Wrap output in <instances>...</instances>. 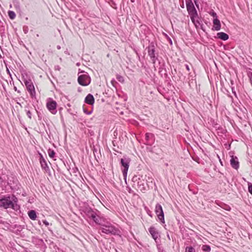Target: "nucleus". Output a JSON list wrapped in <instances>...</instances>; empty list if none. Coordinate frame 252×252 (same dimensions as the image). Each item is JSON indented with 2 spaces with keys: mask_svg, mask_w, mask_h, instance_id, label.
Wrapping results in <instances>:
<instances>
[{
  "mask_svg": "<svg viewBox=\"0 0 252 252\" xmlns=\"http://www.w3.org/2000/svg\"><path fill=\"white\" fill-rule=\"evenodd\" d=\"M17 199L13 195H5L0 198V207L5 209L8 208L16 210L18 208Z\"/></svg>",
  "mask_w": 252,
  "mask_h": 252,
  "instance_id": "f257e3e1",
  "label": "nucleus"
},
{
  "mask_svg": "<svg viewBox=\"0 0 252 252\" xmlns=\"http://www.w3.org/2000/svg\"><path fill=\"white\" fill-rule=\"evenodd\" d=\"M186 6L187 11L189 13V14L190 16V19L192 22L196 25V22L197 23L199 24V22L198 21L195 22V18L198 17V14L197 11L193 5V2L191 0H188L186 1Z\"/></svg>",
  "mask_w": 252,
  "mask_h": 252,
  "instance_id": "f03ea898",
  "label": "nucleus"
},
{
  "mask_svg": "<svg viewBox=\"0 0 252 252\" xmlns=\"http://www.w3.org/2000/svg\"><path fill=\"white\" fill-rule=\"evenodd\" d=\"M47 109L53 115H55L57 112V103L56 101L49 98L46 104Z\"/></svg>",
  "mask_w": 252,
  "mask_h": 252,
  "instance_id": "7ed1b4c3",
  "label": "nucleus"
},
{
  "mask_svg": "<svg viewBox=\"0 0 252 252\" xmlns=\"http://www.w3.org/2000/svg\"><path fill=\"white\" fill-rule=\"evenodd\" d=\"M145 140L146 142L145 144L147 145H149L150 146H147L146 149L147 151L152 152V147H151V145L154 143L155 141L154 135L153 133H147L145 134Z\"/></svg>",
  "mask_w": 252,
  "mask_h": 252,
  "instance_id": "20e7f679",
  "label": "nucleus"
},
{
  "mask_svg": "<svg viewBox=\"0 0 252 252\" xmlns=\"http://www.w3.org/2000/svg\"><path fill=\"white\" fill-rule=\"evenodd\" d=\"M25 85L26 87V88L28 91L29 92L31 96L33 97L35 95V91L34 86L32 82V80L30 79L25 80L24 81Z\"/></svg>",
  "mask_w": 252,
  "mask_h": 252,
  "instance_id": "39448f33",
  "label": "nucleus"
},
{
  "mask_svg": "<svg viewBox=\"0 0 252 252\" xmlns=\"http://www.w3.org/2000/svg\"><path fill=\"white\" fill-rule=\"evenodd\" d=\"M78 82L81 86H88L91 83V78L87 74L81 75L78 78Z\"/></svg>",
  "mask_w": 252,
  "mask_h": 252,
  "instance_id": "423d86ee",
  "label": "nucleus"
},
{
  "mask_svg": "<svg viewBox=\"0 0 252 252\" xmlns=\"http://www.w3.org/2000/svg\"><path fill=\"white\" fill-rule=\"evenodd\" d=\"M121 163L122 164V171L123 172L124 179L126 181L127 176V173L129 168V161L126 159L122 158L121 159Z\"/></svg>",
  "mask_w": 252,
  "mask_h": 252,
  "instance_id": "0eeeda50",
  "label": "nucleus"
},
{
  "mask_svg": "<svg viewBox=\"0 0 252 252\" xmlns=\"http://www.w3.org/2000/svg\"><path fill=\"white\" fill-rule=\"evenodd\" d=\"M101 230L102 233L105 234H114L116 233L117 230L116 229L111 225H102V226L101 228Z\"/></svg>",
  "mask_w": 252,
  "mask_h": 252,
  "instance_id": "6e6552de",
  "label": "nucleus"
},
{
  "mask_svg": "<svg viewBox=\"0 0 252 252\" xmlns=\"http://www.w3.org/2000/svg\"><path fill=\"white\" fill-rule=\"evenodd\" d=\"M155 212L159 220L162 223H164V213L161 205L159 204H157L156 205Z\"/></svg>",
  "mask_w": 252,
  "mask_h": 252,
  "instance_id": "1a4fd4ad",
  "label": "nucleus"
},
{
  "mask_svg": "<svg viewBox=\"0 0 252 252\" xmlns=\"http://www.w3.org/2000/svg\"><path fill=\"white\" fill-rule=\"evenodd\" d=\"M155 46L153 43H151L148 47V55L150 57L151 59L152 60L153 63H155L156 62L157 58L156 57L155 54Z\"/></svg>",
  "mask_w": 252,
  "mask_h": 252,
  "instance_id": "9d476101",
  "label": "nucleus"
},
{
  "mask_svg": "<svg viewBox=\"0 0 252 252\" xmlns=\"http://www.w3.org/2000/svg\"><path fill=\"white\" fill-rule=\"evenodd\" d=\"M149 231L151 235H152L153 238L155 240V241L157 242V240L158 239L159 237V233L158 231L157 230L156 228L154 227H150L149 229Z\"/></svg>",
  "mask_w": 252,
  "mask_h": 252,
  "instance_id": "9b49d317",
  "label": "nucleus"
},
{
  "mask_svg": "<svg viewBox=\"0 0 252 252\" xmlns=\"http://www.w3.org/2000/svg\"><path fill=\"white\" fill-rule=\"evenodd\" d=\"M230 164L231 166L235 169H237L239 168V164L237 157H234L233 156L231 157L230 159Z\"/></svg>",
  "mask_w": 252,
  "mask_h": 252,
  "instance_id": "f8f14e48",
  "label": "nucleus"
},
{
  "mask_svg": "<svg viewBox=\"0 0 252 252\" xmlns=\"http://www.w3.org/2000/svg\"><path fill=\"white\" fill-rule=\"evenodd\" d=\"M214 26L213 28V30L219 31L221 28V25L220 20L218 18H214L213 20Z\"/></svg>",
  "mask_w": 252,
  "mask_h": 252,
  "instance_id": "ddd939ff",
  "label": "nucleus"
},
{
  "mask_svg": "<svg viewBox=\"0 0 252 252\" xmlns=\"http://www.w3.org/2000/svg\"><path fill=\"white\" fill-rule=\"evenodd\" d=\"M85 102L88 104L92 105L94 102V99L93 95L91 94H89L85 98Z\"/></svg>",
  "mask_w": 252,
  "mask_h": 252,
  "instance_id": "4468645a",
  "label": "nucleus"
},
{
  "mask_svg": "<svg viewBox=\"0 0 252 252\" xmlns=\"http://www.w3.org/2000/svg\"><path fill=\"white\" fill-rule=\"evenodd\" d=\"M217 37L224 41L227 40L229 38L228 35L223 32H218L217 33Z\"/></svg>",
  "mask_w": 252,
  "mask_h": 252,
  "instance_id": "2eb2a0df",
  "label": "nucleus"
},
{
  "mask_svg": "<svg viewBox=\"0 0 252 252\" xmlns=\"http://www.w3.org/2000/svg\"><path fill=\"white\" fill-rule=\"evenodd\" d=\"M28 215L29 218L32 220H35L37 217L36 212L34 210L29 211Z\"/></svg>",
  "mask_w": 252,
  "mask_h": 252,
  "instance_id": "dca6fc26",
  "label": "nucleus"
},
{
  "mask_svg": "<svg viewBox=\"0 0 252 252\" xmlns=\"http://www.w3.org/2000/svg\"><path fill=\"white\" fill-rule=\"evenodd\" d=\"M40 163L41 164V167L43 169H45L46 167H47V164L46 163V160L43 158V156L41 155L40 158L39 159Z\"/></svg>",
  "mask_w": 252,
  "mask_h": 252,
  "instance_id": "f3484780",
  "label": "nucleus"
},
{
  "mask_svg": "<svg viewBox=\"0 0 252 252\" xmlns=\"http://www.w3.org/2000/svg\"><path fill=\"white\" fill-rule=\"evenodd\" d=\"M86 215L89 218H91L92 219L93 218H95V215L96 214L92 210H88L87 212Z\"/></svg>",
  "mask_w": 252,
  "mask_h": 252,
  "instance_id": "a211bd4d",
  "label": "nucleus"
},
{
  "mask_svg": "<svg viewBox=\"0 0 252 252\" xmlns=\"http://www.w3.org/2000/svg\"><path fill=\"white\" fill-rule=\"evenodd\" d=\"M201 249L205 252H210L211 250L210 246L207 245H203L201 247Z\"/></svg>",
  "mask_w": 252,
  "mask_h": 252,
  "instance_id": "6ab92c4d",
  "label": "nucleus"
},
{
  "mask_svg": "<svg viewBox=\"0 0 252 252\" xmlns=\"http://www.w3.org/2000/svg\"><path fill=\"white\" fill-rule=\"evenodd\" d=\"M8 16L9 17V18L11 20L14 19L15 18V17H16V14L13 11H8Z\"/></svg>",
  "mask_w": 252,
  "mask_h": 252,
  "instance_id": "aec40b11",
  "label": "nucleus"
},
{
  "mask_svg": "<svg viewBox=\"0 0 252 252\" xmlns=\"http://www.w3.org/2000/svg\"><path fill=\"white\" fill-rule=\"evenodd\" d=\"M48 154L49 156L51 158H54L55 156V152H54V150H51V149H49L48 150Z\"/></svg>",
  "mask_w": 252,
  "mask_h": 252,
  "instance_id": "412c9836",
  "label": "nucleus"
},
{
  "mask_svg": "<svg viewBox=\"0 0 252 252\" xmlns=\"http://www.w3.org/2000/svg\"><path fill=\"white\" fill-rule=\"evenodd\" d=\"M185 252H195V250L194 248L191 246L187 247L186 249Z\"/></svg>",
  "mask_w": 252,
  "mask_h": 252,
  "instance_id": "4be33fe9",
  "label": "nucleus"
},
{
  "mask_svg": "<svg viewBox=\"0 0 252 252\" xmlns=\"http://www.w3.org/2000/svg\"><path fill=\"white\" fill-rule=\"evenodd\" d=\"M92 220L96 223H97V224H101V222H100V219H99L98 217V216H96V215H95V218H93Z\"/></svg>",
  "mask_w": 252,
  "mask_h": 252,
  "instance_id": "5701e85b",
  "label": "nucleus"
},
{
  "mask_svg": "<svg viewBox=\"0 0 252 252\" xmlns=\"http://www.w3.org/2000/svg\"><path fill=\"white\" fill-rule=\"evenodd\" d=\"M145 210L147 211V214L150 216L152 217V212L148 210V208L147 207H144Z\"/></svg>",
  "mask_w": 252,
  "mask_h": 252,
  "instance_id": "b1692460",
  "label": "nucleus"
},
{
  "mask_svg": "<svg viewBox=\"0 0 252 252\" xmlns=\"http://www.w3.org/2000/svg\"><path fill=\"white\" fill-rule=\"evenodd\" d=\"M248 190L249 192L252 195V184L249 185Z\"/></svg>",
  "mask_w": 252,
  "mask_h": 252,
  "instance_id": "393cba45",
  "label": "nucleus"
},
{
  "mask_svg": "<svg viewBox=\"0 0 252 252\" xmlns=\"http://www.w3.org/2000/svg\"><path fill=\"white\" fill-rule=\"evenodd\" d=\"M211 15L214 18H218L217 17V15L216 14V12H215L214 11H213L212 12H211Z\"/></svg>",
  "mask_w": 252,
  "mask_h": 252,
  "instance_id": "a878e982",
  "label": "nucleus"
},
{
  "mask_svg": "<svg viewBox=\"0 0 252 252\" xmlns=\"http://www.w3.org/2000/svg\"><path fill=\"white\" fill-rule=\"evenodd\" d=\"M43 223L46 226H48L49 225V223L46 220H43Z\"/></svg>",
  "mask_w": 252,
  "mask_h": 252,
  "instance_id": "bb28decb",
  "label": "nucleus"
},
{
  "mask_svg": "<svg viewBox=\"0 0 252 252\" xmlns=\"http://www.w3.org/2000/svg\"><path fill=\"white\" fill-rule=\"evenodd\" d=\"M27 116L28 117H29L30 119L31 118V113L30 111H28L27 113Z\"/></svg>",
  "mask_w": 252,
  "mask_h": 252,
  "instance_id": "cd10ccee",
  "label": "nucleus"
},
{
  "mask_svg": "<svg viewBox=\"0 0 252 252\" xmlns=\"http://www.w3.org/2000/svg\"><path fill=\"white\" fill-rule=\"evenodd\" d=\"M232 92L233 94L236 96V92L234 90V88L233 87L232 88Z\"/></svg>",
  "mask_w": 252,
  "mask_h": 252,
  "instance_id": "c85d7f7f",
  "label": "nucleus"
},
{
  "mask_svg": "<svg viewBox=\"0 0 252 252\" xmlns=\"http://www.w3.org/2000/svg\"><path fill=\"white\" fill-rule=\"evenodd\" d=\"M144 115L147 117H150V116L151 115V113L150 112H148L147 113H146Z\"/></svg>",
  "mask_w": 252,
  "mask_h": 252,
  "instance_id": "c756f323",
  "label": "nucleus"
},
{
  "mask_svg": "<svg viewBox=\"0 0 252 252\" xmlns=\"http://www.w3.org/2000/svg\"><path fill=\"white\" fill-rule=\"evenodd\" d=\"M186 68L187 69V70L189 71V67L188 64H186Z\"/></svg>",
  "mask_w": 252,
  "mask_h": 252,
  "instance_id": "7c9ffc66",
  "label": "nucleus"
},
{
  "mask_svg": "<svg viewBox=\"0 0 252 252\" xmlns=\"http://www.w3.org/2000/svg\"><path fill=\"white\" fill-rule=\"evenodd\" d=\"M147 108H146V107L143 108V112L144 111L145 112H147Z\"/></svg>",
  "mask_w": 252,
  "mask_h": 252,
  "instance_id": "2f4dec72",
  "label": "nucleus"
},
{
  "mask_svg": "<svg viewBox=\"0 0 252 252\" xmlns=\"http://www.w3.org/2000/svg\"><path fill=\"white\" fill-rule=\"evenodd\" d=\"M158 252H163V249H161L160 248H158Z\"/></svg>",
  "mask_w": 252,
  "mask_h": 252,
  "instance_id": "473e14b6",
  "label": "nucleus"
},
{
  "mask_svg": "<svg viewBox=\"0 0 252 252\" xmlns=\"http://www.w3.org/2000/svg\"><path fill=\"white\" fill-rule=\"evenodd\" d=\"M169 42H170V44H172V40L170 38H169Z\"/></svg>",
  "mask_w": 252,
  "mask_h": 252,
  "instance_id": "72a5a7b5",
  "label": "nucleus"
},
{
  "mask_svg": "<svg viewBox=\"0 0 252 252\" xmlns=\"http://www.w3.org/2000/svg\"><path fill=\"white\" fill-rule=\"evenodd\" d=\"M194 2L195 3V4H196V0H194Z\"/></svg>",
  "mask_w": 252,
  "mask_h": 252,
  "instance_id": "f704fd0d",
  "label": "nucleus"
}]
</instances>
